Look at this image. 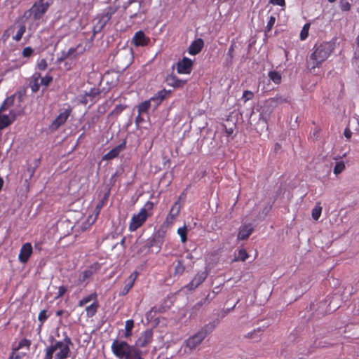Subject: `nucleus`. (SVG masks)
Masks as SVG:
<instances>
[{
  "label": "nucleus",
  "mask_w": 359,
  "mask_h": 359,
  "mask_svg": "<svg viewBox=\"0 0 359 359\" xmlns=\"http://www.w3.org/2000/svg\"><path fill=\"white\" fill-rule=\"evenodd\" d=\"M334 50V45L330 42H324L316 45L313 52L306 60V67L310 71L319 67L325 61Z\"/></svg>",
  "instance_id": "1"
},
{
  "label": "nucleus",
  "mask_w": 359,
  "mask_h": 359,
  "mask_svg": "<svg viewBox=\"0 0 359 359\" xmlns=\"http://www.w3.org/2000/svg\"><path fill=\"white\" fill-rule=\"evenodd\" d=\"M114 354L121 359H143L142 351L135 346H130L121 340H115L111 345Z\"/></svg>",
  "instance_id": "2"
},
{
  "label": "nucleus",
  "mask_w": 359,
  "mask_h": 359,
  "mask_svg": "<svg viewBox=\"0 0 359 359\" xmlns=\"http://www.w3.org/2000/svg\"><path fill=\"white\" fill-rule=\"evenodd\" d=\"M219 324L217 319L214 320L200 328L197 332L189 337L185 341V346L189 351L196 349L200 346L206 337L216 328Z\"/></svg>",
  "instance_id": "3"
},
{
  "label": "nucleus",
  "mask_w": 359,
  "mask_h": 359,
  "mask_svg": "<svg viewBox=\"0 0 359 359\" xmlns=\"http://www.w3.org/2000/svg\"><path fill=\"white\" fill-rule=\"evenodd\" d=\"M71 344L69 338H66L64 341L55 342L51 346L54 353H55V359H65L69 356L70 349L69 345Z\"/></svg>",
  "instance_id": "4"
},
{
  "label": "nucleus",
  "mask_w": 359,
  "mask_h": 359,
  "mask_svg": "<svg viewBox=\"0 0 359 359\" xmlns=\"http://www.w3.org/2000/svg\"><path fill=\"white\" fill-rule=\"evenodd\" d=\"M116 11L117 7L116 6H109L105 8L102 13L97 16V22L95 25L94 29L100 32Z\"/></svg>",
  "instance_id": "5"
},
{
  "label": "nucleus",
  "mask_w": 359,
  "mask_h": 359,
  "mask_svg": "<svg viewBox=\"0 0 359 359\" xmlns=\"http://www.w3.org/2000/svg\"><path fill=\"white\" fill-rule=\"evenodd\" d=\"M51 4L50 0H39L30 8V15L34 20H39L47 11Z\"/></svg>",
  "instance_id": "6"
},
{
  "label": "nucleus",
  "mask_w": 359,
  "mask_h": 359,
  "mask_svg": "<svg viewBox=\"0 0 359 359\" xmlns=\"http://www.w3.org/2000/svg\"><path fill=\"white\" fill-rule=\"evenodd\" d=\"M150 215L151 214L148 212L145 208H142L138 214L134 215L133 216L129 225V229L131 231H136L138 228L143 225Z\"/></svg>",
  "instance_id": "7"
},
{
  "label": "nucleus",
  "mask_w": 359,
  "mask_h": 359,
  "mask_svg": "<svg viewBox=\"0 0 359 359\" xmlns=\"http://www.w3.org/2000/svg\"><path fill=\"white\" fill-rule=\"evenodd\" d=\"M208 273L205 271L198 272L192 280L186 285V287L189 290L196 289L207 278Z\"/></svg>",
  "instance_id": "8"
},
{
  "label": "nucleus",
  "mask_w": 359,
  "mask_h": 359,
  "mask_svg": "<svg viewBox=\"0 0 359 359\" xmlns=\"http://www.w3.org/2000/svg\"><path fill=\"white\" fill-rule=\"evenodd\" d=\"M153 332L151 330L144 331L138 338L135 343V346L145 347L149 344L152 341Z\"/></svg>",
  "instance_id": "9"
},
{
  "label": "nucleus",
  "mask_w": 359,
  "mask_h": 359,
  "mask_svg": "<svg viewBox=\"0 0 359 359\" xmlns=\"http://www.w3.org/2000/svg\"><path fill=\"white\" fill-rule=\"evenodd\" d=\"M192 60L184 57L182 60H180L177 65V69L180 74H189L192 69Z\"/></svg>",
  "instance_id": "10"
},
{
  "label": "nucleus",
  "mask_w": 359,
  "mask_h": 359,
  "mask_svg": "<svg viewBox=\"0 0 359 359\" xmlns=\"http://www.w3.org/2000/svg\"><path fill=\"white\" fill-rule=\"evenodd\" d=\"M32 254V246L31 243H26L22 245L19 254L18 259L21 263H26Z\"/></svg>",
  "instance_id": "11"
},
{
  "label": "nucleus",
  "mask_w": 359,
  "mask_h": 359,
  "mask_svg": "<svg viewBox=\"0 0 359 359\" xmlns=\"http://www.w3.org/2000/svg\"><path fill=\"white\" fill-rule=\"evenodd\" d=\"M142 7V2L136 1H129L128 5L125 6V9L128 11L131 18L137 16V13L140 11Z\"/></svg>",
  "instance_id": "12"
},
{
  "label": "nucleus",
  "mask_w": 359,
  "mask_h": 359,
  "mask_svg": "<svg viewBox=\"0 0 359 359\" xmlns=\"http://www.w3.org/2000/svg\"><path fill=\"white\" fill-rule=\"evenodd\" d=\"M165 232L163 231H156L152 239L150 241V247L156 246L158 249L161 248L163 243Z\"/></svg>",
  "instance_id": "13"
},
{
  "label": "nucleus",
  "mask_w": 359,
  "mask_h": 359,
  "mask_svg": "<svg viewBox=\"0 0 359 359\" xmlns=\"http://www.w3.org/2000/svg\"><path fill=\"white\" fill-rule=\"evenodd\" d=\"M126 147V142H123L119 145L116 146L114 149H112L110 151L106 154L103 156V160H111L118 156L121 151H122Z\"/></svg>",
  "instance_id": "14"
},
{
  "label": "nucleus",
  "mask_w": 359,
  "mask_h": 359,
  "mask_svg": "<svg viewBox=\"0 0 359 359\" xmlns=\"http://www.w3.org/2000/svg\"><path fill=\"white\" fill-rule=\"evenodd\" d=\"M69 116V111L66 110L60 113L52 123V128L57 129L60 126L64 124Z\"/></svg>",
  "instance_id": "15"
},
{
  "label": "nucleus",
  "mask_w": 359,
  "mask_h": 359,
  "mask_svg": "<svg viewBox=\"0 0 359 359\" xmlns=\"http://www.w3.org/2000/svg\"><path fill=\"white\" fill-rule=\"evenodd\" d=\"M180 208H181V206H180V204L179 201H176L173 204V205L171 208V210H170L168 215L166 217L165 222L168 224H170L172 223V222L174 221L175 217L178 215V214H179V212L180 211Z\"/></svg>",
  "instance_id": "16"
},
{
  "label": "nucleus",
  "mask_w": 359,
  "mask_h": 359,
  "mask_svg": "<svg viewBox=\"0 0 359 359\" xmlns=\"http://www.w3.org/2000/svg\"><path fill=\"white\" fill-rule=\"evenodd\" d=\"M134 44L137 46H146L149 41V39L146 37L144 33L142 31L137 32L133 39Z\"/></svg>",
  "instance_id": "17"
},
{
  "label": "nucleus",
  "mask_w": 359,
  "mask_h": 359,
  "mask_svg": "<svg viewBox=\"0 0 359 359\" xmlns=\"http://www.w3.org/2000/svg\"><path fill=\"white\" fill-rule=\"evenodd\" d=\"M204 46V42L203 39H198L194 41L190 46L189 47V53L191 55H196L200 53Z\"/></svg>",
  "instance_id": "18"
},
{
  "label": "nucleus",
  "mask_w": 359,
  "mask_h": 359,
  "mask_svg": "<svg viewBox=\"0 0 359 359\" xmlns=\"http://www.w3.org/2000/svg\"><path fill=\"white\" fill-rule=\"evenodd\" d=\"M252 231L253 228L252 225L250 224H245L240 228L237 238L238 240H245L250 236Z\"/></svg>",
  "instance_id": "19"
},
{
  "label": "nucleus",
  "mask_w": 359,
  "mask_h": 359,
  "mask_svg": "<svg viewBox=\"0 0 359 359\" xmlns=\"http://www.w3.org/2000/svg\"><path fill=\"white\" fill-rule=\"evenodd\" d=\"M98 88H91L89 92H86L81 100V102L87 104L89 101H93V98L100 94Z\"/></svg>",
  "instance_id": "20"
},
{
  "label": "nucleus",
  "mask_w": 359,
  "mask_h": 359,
  "mask_svg": "<svg viewBox=\"0 0 359 359\" xmlns=\"http://www.w3.org/2000/svg\"><path fill=\"white\" fill-rule=\"evenodd\" d=\"M30 345H31V341L29 340H28L27 339H22L19 342L18 346L14 348V351L9 359H18V356L16 355V351L20 348H24V347H25L26 349L28 350L29 348Z\"/></svg>",
  "instance_id": "21"
},
{
  "label": "nucleus",
  "mask_w": 359,
  "mask_h": 359,
  "mask_svg": "<svg viewBox=\"0 0 359 359\" xmlns=\"http://www.w3.org/2000/svg\"><path fill=\"white\" fill-rule=\"evenodd\" d=\"M288 100L280 95H277L274 97H271L266 101V103L271 107H276L278 104L287 102Z\"/></svg>",
  "instance_id": "22"
},
{
  "label": "nucleus",
  "mask_w": 359,
  "mask_h": 359,
  "mask_svg": "<svg viewBox=\"0 0 359 359\" xmlns=\"http://www.w3.org/2000/svg\"><path fill=\"white\" fill-rule=\"evenodd\" d=\"M41 79V74L39 73H35L32 77V81L30 82V88L32 92L36 93L39 90L40 84L39 80Z\"/></svg>",
  "instance_id": "23"
},
{
  "label": "nucleus",
  "mask_w": 359,
  "mask_h": 359,
  "mask_svg": "<svg viewBox=\"0 0 359 359\" xmlns=\"http://www.w3.org/2000/svg\"><path fill=\"white\" fill-rule=\"evenodd\" d=\"M168 81L170 86L175 88H182L185 85L187 82V81L180 80L173 75L168 78Z\"/></svg>",
  "instance_id": "24"
},
{
  "label": "nucleus",
  "mask_w": 359,
  "mask_h": 359,
  "mask_svg": "<svg viewBox=\"0 0 359 359\" xmlns=\"http://www.w3.org/2000/svg\"><path fill=\"white\" fill-rule=\"evenodd\" d=\"M98 303L97 301H95L92 304L87 306L86 310L88 317H93L96 313Z\"/></svg>",
  "instance_id": "25"
},
{
  "label": "nucleus",
  "mask_w": 359,
  "mask_h": 359,
  "mask_svg": "<svg viewBox=\"0 0 359 359\" xmlns=\"http://www.w3.org/2000/svg\"><path fill=\"white\" fill-rule=\"evenodd\" d=\"M346 168L345 163L343 161H337L334 167L333 172L336 175L341 174Z\"/></svg>",
  "instance_id": "26"
},
{
  "label": "nucleus",
  "mask_w": 359,
  "mask_h": 359,
  "mask_svg": "<svg viewBox=\"0 0 359 359\" xmlns=\"http://www.w3.org/2000/svg\"><path fill=\"white\" fill-rule=\"evenodd\" d=\"M14 100H15V95H11L9 97H8L7 99H6L5 101L4 102L3 104L0 107V111H3L7 109L11 106H12L14 103Z\"/></svg>",
  "instance_id": "27"
},
{
  "label": "nucleus",
  "mask_w": 359,
  "mask_h": 359,
  "mask_svg": "<svg viewBox=\"0 0 359 359\" xmlns=\"http://www.w3.org/2000/svg\"><path fill=\"white\" fill-rule=\"evenodd\" d=\"M322 207L320 203H316V206L312 210V217L314 220H318L321 215Z\"/></svg>",
  "instance_id": "28"
},
{
  "label": "nucleus",
  "mask_w": 359,
  "mask_h": 359,
  "mask_svg": "<svg viewBox=\"0 0 359 359\" xmlns=\"http://www.w3.org/2000/svg\"><path fill=\"white\" fill-rule=\"evenodd\" d=\"M76 51V48H71L67 51H63L62 53V56L59 59V60L60 61L64 60L72 55H74V57H76V55L75 54Z\"/></svg>",
  "instance_id": "29"
},
{
  "label": "nucleus",
  "mask_w": 359,
  "mask_h": 359,
  "mask_svg": "<svg viewBox=\"0 0 359 359\" xmlns=\"http://www.w3.org/2000/svg\"><path fill=\"white\" fill-rule=\"evenodd\" d=\"M96 297H97L96 294H89L79 302V306H83L84 305H86V304H88V302L92 301L93 299H95L96 301Z\"/></svg>",
  "instance_id": "30"
},
{
  "label": "nucleus",
  "mask_w": 359,
  "mask_h": 359,
  "mask_svg": "<svg viewBox=\"0 0 359 359\" xmlns=\"http://www.w3.org/2000/svg\"><path fill=\"white\" fill-rule=\"evenodd\" d=\"M26 30V27L25 25H20L19 26L18 30L15 36H13V39L16 41H19L21 40L23 34H25Z\"/></svg>",
  "instance_id": "31"
},
{
  "label": "nucleus",
  "mask_w": 359,
  "mask_h": 359,
  "mask_svg": "<svg viewBox=\"0 0 359 359\" xmlns=\"http://www.w3.org/2000/svg\"><path fill=\"white\" fill-rule=\"evenodd\" d=\"M248 257V254L245 249H241L238 252V255L233 259V262L242 261L244 262Z\"/></svg>",
  "instance_id": "32"
},
{
  "label": "nucleus",
  "mask_w": 359,
  "mask_h": 359,
  "mask_svg": "<svg viewBox=\"0 0 359 359\" xmlns=\"http://www.w3.org/2000/svg\"><path fill=\"white\" fill-rule=\"evenodd\" d=\"M150 106H151V104H150L149 100L144 101V102L141 103L138 106L139 114H142V113L147 112L149 110V109L150 108Z\"/></svg>",
  "instance_id": "33"
},
{
  "label": "nucleus",
  "mask_w": 359,
  "mask_h": 359,
  "mask_svg": "<svg viewBox=\"0 0 359 359\" xmlns=\"http://www.w3.org/2000/svg\"><path fill=\"white\" fill-rule=\"evenodd\" d=\"M269 76L271 80H272L275 83H280L281 81V76L277 72H270L269 73Z\"/></svg>",
  "instance_id": "34"
},
{
  "label": "nucleus",
  "mask_w": 359,
  "mask_h": 359,
  "mask_svg": "<svg viewBox=\"0 0 359 359\" xmlns=\"http://www.w3.org/2000/svg\"><path fill=\"white\" fill-rule=\"evenodd\" d=\"M185 267L183 265L182 262L181 261H178L177 263V265L175 267V276H180L182 275L184 271Z\"/></svg>",
  "instance_id": "35"
},
{
  "label": "nucleus",
  "mask_w": 359,
  "mask_h": 359,
  "mask_svg": "<svg viewBox=\"0 0 359 359\" xmlns=\"http://www.w3.org/2000/svg\"><path fill=\"white\" fill-rule=\"evenodd\" d=\"M134 282H135V278L130 276L128 278V283H126L123 290L121 292V294L123 295H125L128 292V291L132 288V287L134 284Z\"/></svg>",
  "instance_id": "36"
},
{
  "label": "nucleus",
  "mask_w": 359,
  "mask_h": 359,
  "mask_svg": "<svg viewBox=\"0 0 359 359\" xmlns=\"http://www.w3.org/2000/svg\"><path fill=\"white\" fill-rule=\"evenodd\" d=\"M261 332H262V330L260 327H259L257 330H254L246 334L245 335V337L248 339H257L259 337L258 334L260 333Z\"/></svg>",
  "instance_id": "37"
},
{
  "label": "nucleus",
  "mask_w": 359,
  "mask_h": 359,
  "mask_svg": "<svg viewBox=\"0 0 359 359\" xmlns=\"http://www.w3.org/2000/svg\"><path fill=\"white\" fill-rule=\"evenodd\" d=\"M309 28H310V24L306 23L304 25V26L303 27V28L300 32L301 40H305L308 37Z\"/></svg>",
  "instance_id": "38"
},
{
  "label": "nucleus",
  "mask_w": 359,
  "mask_h": 359,
  "mask_svg": "<svg viewBox=\"0 0 359 359\" xmlns=\"http://www.w3.org/2000/svg\"><path fill=\"white\" fill-rule=\"evenodd\" d=\"M177 233L181 237L182 242L185 243L187 241V227L184 226L182 228H179L177 230Z\"/></svg>",
  "instance_id": "39"
},
{
  "label": "nucleus",
  "mask_w": 359,
  "mask_h": 359,
  "mask_svg": "<svg viewBox=\"0 0 359 359\" xmlns=\"http://www.w3.org/2000/svg\"><path fill=\"white\" fill-rule=\"evenodd\" d=\"M134 326V322L133 320H128L126 322V335L129 336L130 334V332Z\"/></svg>",
  "instance_id": "40"
},
{
  "label": "nucleus",
  "mask_w": 359,
  "mask_h": 359,
  "mask_svg": "<svg viewBox=\"0 0 359 359\" xmlns=\"http://www.w3.org/2000/svg\"><path fill=\"white\" fill-rule=\"evenodd\" d=\"M254 93L252 91L250 90H245L243 94L242 99L244 100V102H247L248 100H250L253 98Z\"/></svg>",
  "instance_id": "41"
},
{
  "label": "nucleus",
  "mask_w": 359,
  "mask_h": 359,
  "mask_svg": "<svg viewBox=\"0 0 359 359\" xmlns=\"http://www.w3.org/2000/svg\"><path fill=\"white\" fill-rule=\"evenodd\" d=\"M91 276H92V271L90 270H86L82 273V274L79 278V281L84 282L86 280H87Z\"/></svg>",
  "instance_id": "42"
},
{
  "label": "nucleus",
  "mask_w": 359,
  "mask_h": 359,
  "mask_svg": "<svg viewBox=\"0 0 359 359\" xmlns=\"http://www.w3.org/2000/svg\"><path fill=\"white\" fill-rule=\"evenodd\" d=\"M40 80V83L41 85L48 86L50 84V83L53 81V77L50 76H46L43 78L41 77Z\"/></svg>",
  "instance_id": "43"
},
{
  "label": "nucleus",
  "mask_w": 359,
  "mask_h": 359,
  "mask_svg": "<svg viewBox=\"0 0 359 359\" xmlns=\"http://www.w3.org/2000/svg\"><path fill=\"white\" fill-rule=\"evenodd\" d=\"M47 311L46 310H42L39 315V320L41 323V325L46 321V320L48 318V316L46 314Z\"/></svg>",
  "instance_id": "44"
},
{
  "label": "nucleus",
  "mask_w": 359,
  "mask_h": 359,
  "mask_svg": "<svg viewBox=\"0 0 359 359\" xmlns=\"http://www.w3.org/2000/svg\"><path fill=\"white\" fill-rule=\"evenodd\" d=\"M48 65L45 59H41L37 64V67L39 70H45Z\"/></svg>",
  "instance_id": "45"
},
{
  "label": "nucleus",
  "mask_w": 359,
  "mask_h": 359,
  "mask_svg": "<svg viewBox=\"0 0 359 359\" xmlns=\"http://www.w3.org/2000/svg\"><path fill=\"white\" fill-rule=\"evenodd\" d=\"M233 125L234 124H231V126H227L226 124H224L223 125V128L225 130V132L227 135V136H230L233 134Z\"/></svg>",
  "instance_id": "46"
},
{
  "label": "nucleus",
  "mask_w": 359,
  "mask_h": 359,
  "mask_svg": "<svg viewBox=\"0 0 359 359\" xmlns=\"http://www.w3.org/2000/svg\"><path fill=\"white\" fill-rule=\"evenodd\" d=\"M54 351L51 346L46 348V353L44 359H52Z\"/></svg>",
  "instance_id": "47"
},
{
  "label": "nucleus",
  "mask_w": 359,
  "mask_h": 359,
  "mask_svg": "<svg viewBox=\"0 0 359 359\" xmlns=\"http://www.w3.org/2000/svg\"><path fill=\"white\" fill-rule=\"evenodd\" d=\"M276 22V18L273 16H271L270 19L268 22V24L266 25V30L269 32L271 29L272 27L273 26L274 23Z\"/></svg>",
  "instance_id": "48"
},
{
  "label": "nucleus",
  "mask_w": 359,
  "mask_h": 359,
  "mask_svg": "<svg viewBox=\"0 0 359 359\" xmlns=\"http://www.w3.org/2000/svg\"><path fill=\"white\" fill-rule=\"evenodd\" d=\"M234 47H235V43H233L231 45V46H230V48H229V49L228 53H227L228 56L229 57V61H230V62H231L232 59H233V51H234Z\"/></svg>",
  "instance_id": "49"
},
{
  "label": "nucleus",
  "mask_w": 359,
  "mask_h": 359,
  "mask_svg": "<svg viewBox=\"0 0 359 359\" xmlns=\"http://www.w3.org/2000/svg\"><path fill=\"white\" fill-rule=\"evenodd\" d=\"M124 109V107L122 105H118L115 107V109L112 111V114H119Z\"/></svg>",
  "instance_id": "50"
},
{
  "label": "nucleus",
  "mask_w": 359,
  "mask_h": 359,
  "mask_svg": "<svg viewBox=\"0 0 359 359\" xmlns=\"http://www.w3.org/2000/svg\"><path fill=\"white\" fill-rule=\"evenodd\" d=\"M67 291V288L65 286H60L58 288V294L55 298L61 297Z\"/></svg>",
  "instance_id": "51"
},
{
  "label": "nucleus",
  "mask_w": 359,
  "mask_h": 359,
  "mask_svg": "<svg viewBox=\"0 0 359 359\" xmlns=\"http://www.w3.org/2000/svg\"><path fill=\"white\" fill-rule=\"evenodd\" d=\"M166 93L165 90H161L158 93L156 98L162 101L165 97Z\"/></svg>",
  "instance_id": "52"
},
{
  "label": "nucleus",
  "mask_w": 359,
  "mask_h": 359,
  "mask_svg": "<svg viewBox=\"0 0 359 359\" xmlns=\"http://www.w3.org/2000/svg\"><path fill=\"white\" fill-rule=\"evenodd\" d=\"M269 2L273 5H278V6L285 5V0H270Z\"/></svg>",
  "instance_id": "53"
},
{
  "label": "nucleus",
  "mask_w": 359,
  "mask_h": 359,
  "mask_svg": "<svg viewBox=\"0 0 359 359\" xmlns=\"http://www.w3.org/2000/svg\"><path fill=\"white\" fill-rule=\"evenodd\" d=\"M351 135H352V133L351 131L350 130V129L348 128H346L345 130H344V136L347 138V139H350L351 137Z\"/></svg>",
  "instance_id": "54"
},
{
  "label": "nucleus",
  "mask_w": 359,
  "mask_h": 359,
  "mask_svg": "<svg viewBox=\"0 0 359 359\" xmlns=\"http://www.w3.org/2000/svg\"><path fill=\"white\" fill-rule=\"evenodd\" d=\"M32 50L30 48H26L23 50V55L25 56H29L31 55Z\"/></svg>",
  "instance_id": "55"
},
{
  "label": "nucleus",
  "mask_w": 359,
  "mask_h": 359,
  "mask_svg": "<svg viewBox=\"0 0 359 359\" xmlns=\"http://www.w3.org/2000/svg\"><path fill=\"white\" fill-rule=\"evenodd\" d=\"M141 114H139L138 116L136 117L135 122L138 125L142 121H143V118L140 116Z\"/></svg>",
  "instance_id": "56"
},
{
  "label": "nucleus",
  "mask_w": 359,
  "mask_h": 359,
  "mask_svg": "<svg viewBox=\"0 0 359 359\" xmlns=\"http://www.w3.org/2000/svg\"><path fill=\"white\" fill-rule=\"evenodd\" d=\"M350 8V4L348 3H346L345 4H343L342 9L344 11H348Z\"/></svg>",
  "instance_id": "57"
},
{
  "label": "nucleus",
  "mask_w": 359,
  "mask_h": 359,
  "mask_svg": "<svg viewBox=\"0 0 359 359\" xmlns=\"http://www.w3.org/2000/svg\"><path fill=\"white\" fill-rule=\"evenodd\" d=\"M146 206L148 207L149 210H151L153 208V203L151 202H147L146 204Z\"/></svg>",
  "instance_id": "58"
},
{
  "label": "nucleus",
  "mask_w": 359,
  "mask_h": 359,
  "mask_svg": "<svg viewBox=\"0 0 359 359\" xmlns=\"http://www.w3.org/2000/svg\"><path fill=\"white\" fill-rule=\"evenodd\" d=\"M28 172L30 173V177L32 176L33 173L34 172V170L32 168H28Z\"/></svg>",
  "instance_id": "59"
},
{
  "label": "nucleus",
  "mask_w": 359,
  "mask_h": 359,
  "mask_svg": "<svg viewBox=\"0 0 359 359\" xmlns=\"http://www.w3.org/2000/svg\"><path fill=\"white\" fill-rule=\"evenodd\" d=\"M102 206V203H100V204H98V205H97L96 209L97 210V212H99V211H100V210L101 209Z\"/></svg>",
  "instance_id": "60"
},
{
  "label": "nucleus",
  "mask_w": 359,
  "mask_h": 359,
  "mask_svg": "<svg viewBox=\"0 0 359 359\" xmlns=\"http://www.w3.org/2000/svg\"><path fill=\"white\" fill-rule=\"evenodd\" d=\"M62 313H63V311H62V310H59V311H57L56 312V315H57V316H61V315L62 314Z\"/></svg>",
  "instance_id": "61"
},
{
  "label": "nucleus",
  "mask_w": 359,
  "mask_h": 359,
  "mask_svg": "<svg viewBox=\"0 0 359 359\" xmlns=\"http://www.w3.org/2000/svg\"><path fill=\"white\" fill-rule=\"evenodd\" d=\"M215 293V292H213ZM215 297V294H213L212 296L210 294H208L206 299H212Z\"/></svg>",
  "instance_id": "62"
},
{
  "label": "nucleus",
  "mask_w": 359,
  "mask_h": 359,
  "mask_svg": "<svg viewBox=\"0 0 359 359\" xmlns=\"http://www.w3.org/2000/svg\"><path fill=\"white\" fill-rule=\"evenodd\" d=\"M3 184H4V181L2 180V178L0 177V190L2 188Z\"/></svg>",
  "instance_id": "63"
},
{
  "label": "nucleus",
  "mask_w": 359,
  "mask_h": 359,
  "mask_svg": "<svg viewBox=\"0 0 359 359\" xmlns=\"http://www.w3.org/2000/svg\"><path fill=\"white\" fill-rule=\"evenodd\" d=\"M356 42L358 46H359V36L357 37Z\"/></svg>",
  "instance_id": "64"
}]
</instances>
